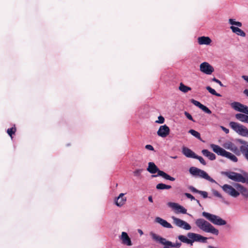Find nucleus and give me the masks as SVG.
Listing matches in <instances>:
<instances>
[{"label": "nucleus", "instance_id": "1", "mask_svg": "<svg viewBox=\"0 0 248 248\" xmlns=\"http://www.w3.org/2000/svg\"><path fill=\"white\" fill-rule=\"evenodd\" d=\"M238 141L241 144L239 149L230 141H226L223 144V146L225 149L232 152L237 155H239L242 154L248 162V142L240 139L238 140Z\"/></svg>", "mask_w": 248, "mask_h": 248}, {"label": "nucleus", "instance_id": "2", "mask_svg": "<svg viewBox=\"0 0 248 248\" xmlns=\"http://www.w3.org/2000/svg\"><path fill=\"white\" fill-rule=\"evenodd\" d=\"M195 223L196 225L203 232L211 233L216 235H217L219 233V231L217 229L203 218H198L196 219Z\"/></svg>", "mask_w": 248, "mask_h": 248}, {"label": "nucleus", "instance_id": "3", "mask_svg": "<svg viewBox=\"0 0 248 248\" xmlns=\"http://www.w3.org/2000/svg\"><path fill=\"white\" fill-rule=\"evenodd\" d=\"M150 235L153 240L163 245L164 247L163 248H180L182 245L181 242L176 241L175 243H172L167 240L166 238L155 234L153 232H150Z\"/></svg>", "mask_w": 248, "mask_h": 248}, {"label": "nucleus", "instance_id": "4", "mask_svg": "<svg viewBox=\"0 0 248 248\" xmlns=\"http://www.w3.org/2000/svg\"><path fill=\"white\" fill-rule=\"evenodd\" d=\"M147 170L151 174L157 173V174L152 175L153 177L161 176L164 179L171 181H174L175 180L174 177L170 176L164 171L160 170L156 165L152 162L148 163V166L147 168Z\"/></svg>", "mask_w": 248, "mask_h": 248}, {"label": "nucleus", "instance_id": "5", "mask_svg": "<svg viewBox=\"0 0 248 248\" xmlns=\"http://www.w3.org/2000/svg\"><path fill=\"white\" fill-rule=\"evenodd\" d=\"M210 147L213 151L217 155L225 157L233 162H237L238 161V158L234 155L226 151L224 149L220 147L219 146L211 144H210Z\"/></svg>", "mask_w": 248, "mask_h": 248}, {"label": "nucleus", "instance_id": "6", "mask_svg": "<svg viewBox=\"0 0 248 248\" xmlns=\"http://www.w3.org/2000/svg\"><path fill=\"white\" fill-rule=\"evenodd\" d=\"M221 173L233 181L248 184V174L246 172L243 173L245 177L240 173L232 171H223Z\"/></svg>", "mask_w": 248, "mask_h": 248}, {"label": "nucleus", "instance_id": "7", "mask_svg": "<svg viewBox=\"0 0 248 248\" xmlns=\"http://www.w3.org/2000/svg\"><path fill=\"white\" fill-rule=\"evenodd\" d=\"M202 216L214 225L222 226L226 224V221L220 217L208 212H203Z\"/></svg>", "mask_w": 248, "mask_h": 248}, {"label": "nucleus", "instance_id": "8", "mask_svg": "<svg viewBox=\"0 0 248 248\" xmlns=\"http://www.w3.org/2000/svg\"><path fill=\"white\" fill-rule=\"evenodd\" d=\"M189 171L190 174L194 176H199L209 181L211 183L217 184L215 180L212 178L205 171L202 170L196 167H192L189 168Z\"/></svg>", "mask_w": 248, "mask_h": 248}, {"label": "nucleus", "instance_id": "9", "mask_svg": "<svg viewBox=\"0 0 248 248\" xmlns=\"http://www.w3.org/2000/svg\"><path fill=\"white\" fill-rule=\"evenodd\" d=\"M228 22L230 24L232 25L230 27V29L233 33L242 37H246V33L239 28L242 26V24L241 22L236 21L235 19L232 18L229 19Z\"/></svg>", "mask_w": 248, "mask_h": 248}, {"label": "nucleus", "instance_id": "10", "mask_svg": "<svg viewBox=\"0 0 248 248\" xmlns=\"http://www.w3.org/2000/svg\"><path fill=\"white\" fill-rule=\"evenodd\" d=\"M229 125L231 128L239 135L243 137H248V129L243 125L236 122H231L229 123Z\"/></svg>", "mask_w": 248, "mask_h": 248}, {"label": "nucleus", "instance_id": "11", "mask_svg": "<svg viewBox=\"0 0 248 248\" xmlns=\"http://www.w3.org/2000/svg\"><path fill=\"white\" fill-rule=\"evenodd\" d=\"M171 218L173 223L177 227L185 230H190L191 229V226L186 221L173 216L171 217Z\"/></svg>", "mask_w": 248, "mask_h": 248}, {"label": "nucleus", "instance_id": "12", "mask_svg": "<svg viewBox=\"0 0 248 248\" xmlns=\"http://www.w3.org/2000/svg\"><path fill=\"white\" fill-rule=\"evenodd\" d=\"M221 187L226 194L232 197L236 198L240 195V193L231 185L225 184Z\"/></svg>", "mask_w": 248, "mask_h": 248}, {"label": "nucleus", "instance_id": "13", "mask_svg": "<svg viewBox=\"0 0 248 248\" xmlns=\"http://www.w3.org/2000/svg\"><path fill=\"white\" fill-rule=\"evenodd\" d=\"M187 237L191 239L192 244L194 242H198L201 243H206L207 238L204 237L201 234L193 232H189L187 233Z\"/></svg>", "mask_w": 248, "mask_h": 248}, {"label": "nucleus", "instance_id": "14", "mask_svg": "<svg viewBox=\"0 0 248 248\" xmlns=\"http://www.w3.org/2000/svg\"><path fill=\"white\" fill-rule=\"evenodd\" d=\"M200 70L205 74L211 75L214 71V68L208 62H203L200 65Z\"/></svg>", "mask_w": 248, "mask_h": 248}, {"label": "nucleus", "instance_id": "15", "mask_svg": "<svg viewBox=\"0 0 248 248\" xmlns=\"http://www.w3.org/2000/svg\"><path fill=\"white\" fill-rule=\"evenodd\" d=\"M168 205L175 210L176 214H187V210L183 206L179 204L178 203L169 202L167 203Z\"/></svg>", "mask_w": 248, "mask_h": 248}, {"label": "nucleus", "instance_id": "16", "mask_svg": "<svg viewBox=\"0 0 248 248\" xmlns=\"http://www.w3.org/2000/svg\"><path fill=\"white\" fill-rule=\"evenodd\" d=\"M231 107L235 110L248 115V107L241 104L239 102H234L232 103Z\"/></svg>", "mask_w": 248, "mask_h": 248}, {"label": "nucleus", "instance_id": "17", "mask_svg": "<svg viewBox=\"0 0 248 248\" xmlns=\"http://www.w3.org/2000/svg\"><path fill=\"white\" fill-rule=\"evenodd\" d=\"M124 195V193H120L117 197L114 199V202L117 206L121 207L125 203L127 198Z\"/></svg>", "mask_w": 248, "mask_h": 248}, {"label": "nucleus", "instance_id": "18", "mask_svg": "<svg viewBox=\"0 0 248 248\" xmlns=\"http://www.w3.org/2000/svg\"><path fill=\"white\" fill-rule=\"evenodd\" d=\"M170 133V128L166 124L161 125L159 127L157 132V135L162 138L167 137Z\"/></svg>", "mask_w": 248, "mask_h": 248}, {"label": "nucleus", "instance_id": "19", "mask_svg": "<svg viewBox=\"0 0 248 248\" xmlns=\"http://www.w3.org/2000/svg\"><path fill=\"white\" fill-rule=\"evenodd\" d=\"M120 239L122 241V244L127 246H131L132 243L131 239L126 232H123L120 236Z\"/></svg>", "mask_w": 248, "mask_h": 248}, {"label": "nucleus", "instance_id": "20", "mask_svg": "<svg viewBox=\"0 0 248 248\" xmlns=\"http://www.w3.org/2000/svg\"><path fill=\"white\" fill-rule=\"evenodd\" d=\"M198 43L200 45H209L212 42L211 39L208 36H201L197 39Z\"/></svg>", "mask_w": 248, "mask_h": 248}, {"label": "nucleus", "instance_id": "21", "mask_svg": "<svg viewBox=\"0 0 248 248\" xmlns=\"http://www.w3.org/2000/svg\"><path fill=\"white\" fill-rule=\"evenodd\" d=\"M235 187L240 191L239 192L244 197L248 198V189L239 184H236Z\"/></svg>", "mask_w": 248, "mask_h": 248}, {"label": "nucleus", "instance_id": "22", "mask_svg": "<svg viewBox=\"0 0 248 248\" xmlns=\"http://www.w3.org/2000/svg\"><path fill=\"white\" fill-rule=\"evenodd\" d=\"M155 221L156 223H159L161 226H162L164 228H172V225L169 222H168L166 220L162 219L160 217H156L155 218Z\"/></svg>", "mask_w": 248, "mask_h": 248}, {"label": "nucleus", "instance_id": "23", "mask_svg": "<svg viewBox=\"0 0 248 248\" xmlns=\"http://www.w3.org/2000/svg\"><path fill=\"white\" fill-rule=\"evenodd\" d=\"M182 153L187 157L193 158H194L196 155L191 150L186 147H183Z\"/></svg>", "mask_w": 248, "mask_h": 248}, {"label": "nucleus", "instance_id": "24", "mask_svg": "<svg viewBox=\"0 0 248 248\" xmlns=\"http://www.w3.org/2000/svg\"><path fill=\"white\" fill-rule=\"evenodd\" d=\"M202 153L204 156L208 157L210 160H214L216 159V155L207 149L202 150Z\"/></svg>", "mask_w": 248, "mask_h": 248}, {"label": "nucleus", "instance_id": "25", "mask_svg": "<svg viewBox=\"0 0 248 248\" xmlns=\"http://www.w3.org/2000/svg\"><path fill=\"white\" fill-rule=\"evenodd\" d=\"M235 118L242 122L248 124V115L242 113H237L235 115Z\"/></svg>", "mask_w": 248, "mask_h": 248}, {"label": "nucleus", "instance_id": "26", "mask_svg": "<svg viewBox=\"0 0 248 248\" xmlns=\"http://www.w3.org/2000/svg\"><path fill=\"white\" fill-rule=\"evenodd\" d=\"M178 238L181 242L192 246V242L191 241V239H190L188 237L187 238L186 236L183 235H179L178 236Z\"/></svg>", "mask_w": 248, "mask_h": 248}, {"label": "nucleus", "instance_id": "27", "mask_svg": "<svg viewBox=\"0 0 248 248\" xmlns=\"http://www.w3.org/2000/svg\"><path fill=\"white\" fill-rule=\"evenodd\" d=\"M171 187L170 185H167L163 183H159L156 186V188L158 190L169 189Z\"/></svg>", "mask_w": 248, "mask_h": 248}, {"label": "nucleus", "instance_id": "28", "mask_svg": "<svg viewBox=\"0 0 248 248\" xmlns=\"http://www.w3.org/2000/svg\"><path fill=\"white\" fill-rule=\"evenodd\" d=\"M179 89L182 92L186 93L191 90V88L186 86L183 83L180 84Z\"/></svg>", "mask_w": 248, "mask_h": 248}, {"label": "nucleus", "instance_id": "29", "mask_svg": "<svg viewBox=\"0 0 248 248\" xmlns=\"http://www.w3.org/2000/svg\"><path fill=\"white\" fill-rule=\"evenodd\" d=\"M188 133L191 134L193 136L195 137V138H197L200 140H202L201 138V135L200 133L196 131V130L193 129H190L189 130Z\"/></svg>", "mask_w": 248, "mask_h": 248}, {"label": "nucleus", "instance_id": "30", "mask_svg": "<svg viewBox=\"0 0 248 248\" xmlns=\"http://www.w3.org/2000/svg\"><path fill=\"white\" fill-rule=\"evenodd\" d=\"M206 89L212 94L215 95H216L217 96H218V97L221 96V95L219 93H217L214 89H212L210 86H207L206 87Z\"/></svg>", "mask_w": 248, "mask_h": 248}, {"label": "nucleus", "instance_id": "31", "mask_svg": "<svg viewBox=\"0 0 248 248\" xmlns=\"http://www.w3.org/2000/svg\"><path fill=\"white\" fill-rule=\"evenodd\" d=\"M16 131V128L15 127H13L11 128H9L7 130V132L8 135L12 138V136L13 134H15Z\"/></svg>", "mask_w": 248, "mask_h": 248}, {"label": "nucleus", "instance_id": "32", "mask_svg": "<svg viewBox=\"0 0 248 248\" xmlns=\"http://www.w3.org/2000/svg\"><path fill=\"white\" fill-rule=\"evenodd\" d=\"M194 158L197 159L200 162V163L203 165H205L206 164L205 161L204 160V159L202 156L196 155Z\"/></svg>", "mask_w": 248, "mask_h": 248}, {"label": "nucleus", "instance_id": "33", "mask_svg": "<svg viewBox=\"0 0 248 248\" xmlns=\"http://www.w3.org/2000/svg\"><path fill=\"white\" fill-rule=\"evenodd\" d=\"M191 102L195 106L199 108L200 109L202 106V104L200 102H199L197 100H195L194 99H192L191 100Z\"/></svg>", "mask_w": 248, "mask_h": 248}, {"label": "nucleus", "instance_id": "34", "mask_svg": "<svg viewBox=\"0 0 248 248\" xmlns=\"http://www.w3.org/2000/svg\"><path fill=\"white\" fill-rule=\"evenodd\" d=\"M201 109L204 111V112L207 113V114H211L212 113L211 111L205 106L202 105V107H201Z\"/></svg>", "mask_w": 248, "mask_h": 248}, {"label": "nucleus", "instance_id": "35", "mask_svg": "<svg viewBox=\"0 0 248 248\" xmlns=\"http://www.w3.org/2000/svg\"><path fill=\"white\" fill-rule=\"evenodd\" d=\"M212 193H213V195L217 197H218L219 198H222V195L216 190H215V189L213 190Z\"/></svg>", "mask_w": 248, "mask_h": 248}, {"label": "nucleus", "instance_id": "36", "mask_svg": "<svg viewBox=\"0 0 248 248\" xmlns=\"http://www.w3.org/2000/svg\"><path fill=\"white\" fill-rule=\"evenodd\" d=\"M198 194L202 196L203 198H207L208 197V193L206 191L199 190Z\"/></svg>", "mask_w": 248, "mask_h": 248}, {"label": "nucleus", "instance_id": "37", "mask_svg": "<svg viewBox=\"0 0 248 248\" xmlns=\"http://www.w3.org/2000/svg\"><path fill=\"white\" fill-rule=\"evenodd\" d=\"M164 121H165V119H164V117L162 116H159L158 117V120H156L155 121V123H158V124H163V123H164Z\"/></svg>", "mask_w": 248, "mask_h": 248}, {"label": "nucleus", "instance_id": "38", "mask_svg": "<svg viewBox=\"0 0 248 248\" xmlns=\"http://www.w3.org/2000/svg\"><path fill=\"white\" fill-rule=\"evenodd\" d=\"M184 114H185V116H186V117L188 119H189V120H191V121H192L193 122H195V121L193 120L192 116L188 112H187L186 111H185L184 112Z\"/></svg>", "mask_w": 248, "mask_h": 248}, {"label": "nucleus", "instance_id": "39", "mask_svg": "<svg viewBox=\"0 0 248 248\" xmlns=\"http://www.w3.org/2000/svg\"><path fill=\"white\" fill-rule=\"evenodd\" d=\"M142 171V169H137V170H135L133 173H134V175L137 176H139L140 175Z\"/></svg>", "mask_w": 248, "mask_h": 248}, {"label": "nucleus", "instance_id": "40", "mask_svg": "<svg viewBox=\"0 0 248 248\" xmlns=\"http://www.w3.org/2000/svg\"><path fill=\"white\" fill-rule=\"evenodd\" d=\"M185 195L187 198L190 199L191 201L195 200V198L189 193H186Z\"/></svg>", "mask_w": 248, "mask_h": 248}, {"label": "nucleus", "instance_id": "41", "mask_svg": "<svg viewBox=\"0 0 248 248\" xmlns=\"http://www.w3.org/2000/svg\"><path fill=\"white\" fill-rule=\"evenodd\" d=\"M212 80H213V81H214V82H216V83H218V84L220 86H221V87H222V86H223V84H222V83H221V82L219 80H218V79H217V78H213L212 79Z\"/></svg>", "mask_w": 248, "mask_h": 248}, {"label": "nucleus", "instance_id": "42", "mask_svg": "<svg viewBox=\"0 0 248 248\" xmlns=\"http://www.w3.org/2000/svg\"><path fill=\"white\" fill-rule=\"evenodd\" d=\"M145 148L147 150H150V151H154V148L153 146L152 145H150V144L146 145L145 146Z\"/></svg>", "mask_w": 248, "mask_h": 248}, {"label": "nucleus", "instance_id": "43", "mask_svg": "<svg viewBox=\"0 0 248 248\" xmlns=\"http://www.w3.org/2000/svg\"><path fill=\"white\" fill-rule=\"evenodd\" d=\"M189 189L193 192L198 193L199 190L195 188L194 187L192 186H190L189 187Z\"/></svg>", "mask_w": 248, "mask_h": 248}, {"label": "nucleus", "instance_id": "44", "mask_svg": "<svg viewBox=\"0 0 248 248\" xmlns=\"http://www.w3.org/2000/svg\"><path fill=\"white\" fill-rule=\"evenodd\" d=\"M220 128L226 134H228L229 133V129H228L223 126H220Z\"/></svg>", "mask_w": 248, "mask_h": 248}, {"label": "nucleus", "instance_id": "45", "mask_svg": "<svg viewBox=\"0 0 248 248\" xmlns=\"http://www.w3.org/2000/svg\"><path fill=\"white\" fill-rule=\"evenodd\" d=\"M242 78L246 80L247 82H248V76H242Z\"/></svg>", "mask_w": 248, "mask_h": 248}, {"label": "nucleus", "instance_id": "46", "mask_svg": "<svg viewBox=\"0 0 248 248\" xmlns=\"http://www.w3.org/2000/svg\"><path fill=\"white\" fill-rule=\"evenodd\" d=\"M138 232L140 235H142L143 234V231L141 229H138Z\"/></svg>", "mask_w": 248, "mask_h": 248}, {"label": "nucleus", "instance_id": "47", "mask_svg": "<svg viewBox=\"0 0 248 248\" xmlns=\"http://www.w3.org/2000/svg\"><path fill=\"white\" fill-rule=\"evenodd\" d=\"M148 200L151 202H153V198H152V197L151 196H150L148 197Z\"/></svg>", "mask_w": 248, "mask_h": 248}, {"label": "nucleus", "instance_id": "48", "mask_svg": "<svg viewBox=\"0 0 248 248\" xmlns=\"http://www.w3.org/2000/svg\"><path fill=\"white\" fill-rule=\"evenodd\" d=\"M244 93L248 96V89H246L244 91Z\"/></svg>", "mask_w": 248, "mask_h": 248}, {"label": "nucleus", "instance_id": "49", "mask_svg": "<svg viewBox=\"0 0 248 248\" xmlns=\"http://www.w3.org/2000/svg\"><path fill=\"white\" fill-rule=\"evenodd\" d=\"M208 248H218L215 247H213V246H208Z\"/></svg>", "mask_w": 248, "mask_h": 248}, {"label": "nucleus", "instance_id": "50", "mask_svg": "<svg viewBox=\"0 0 248 248\" xmlns=\"http://www.w3.org/2000/svg\"><path fill=\"white\" fill-rule=\"evenodd\" d=\"M196 201H197V203H198L199 204H200V202H199V201H198V200H196Z\"/></svg>", "mask_w": 248, "mask_h": 248}, {"label": "nucleus", "instance_id": "51", "mask_svg": "<svg viewBox=\"0 0 248 248\" xmlns=\"http://www.w3.org/2000/svg\"><path fill=\"white\" fill-rule=\"evenodd\" d=\"M172 158H174V159H175V158H177V156H173V157H172Z\"/></svg>", "mask_w": 248, "mask_h": 248}, {"label": "nucleus", "instance_id": "52", "mask_svg": "<svg viewBox=\"0 0 248 248\" xmlns=\"http://www.w3.org/2000/svg\"><path fill=\"white\" fill-rule=\"evenodd\" d=\"M188 215H189V216L192 217V215H190V214H188Z\"/></svg>", "mask_w": 248, "mask_h": 248}]
</instances>
